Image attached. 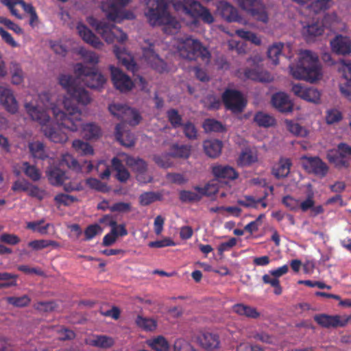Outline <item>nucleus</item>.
Here are the masks:
<instances>
[{
	"mask_svg": "<svg viewBox=\"0 0 351 351\" xmlns=\"http://www.w3.org/2000/svg\"><path fill=\"white\" fill-rule=\"evenodd\" d=\"M80 82V80L77 75L75 78L71 75H60L59 83L70 97L66 98L63 101L64 111L56 106L51 108L58 125L72 132L77 131L81 123V110L73 102L76 101L78 104L86 106L91 101L89 93L77 84Z\"/></svg>",
	"mask_w": 351,
	"mask_h": 351,
	"instance_id": "obj_1",
	"label": "nucleus"
},
{
	"mask_svg": "<svg viewBox=\"0 0 351 351\" xmlns=\"http://www.w3.org/2000/svg\"><path fill=\"white\" fill-rule=\"evenodd\" d=\"M290 73L298 80L313 82L322 75L318 56L309 50H304L300 55L296 64L289 65Z\"/></svg>",
	"mask_w": 351,
	"mask_h": 351,
	"instance_id": "obj_2",
	"label": "nucleus"
},
{
	"mask_svg": "<svg viewBox=\"0 0 351 351\" xmlns=\"http://www.w3.org/2000/svg\"><path fill=\"white\" fill-rule=\"evenodd\" d=\"M147 11L145 16L152 26L165 25V31L172 27L174 31L180 28V23L172 17L167 10L168 0H146Z\"/></svg>",
	"mask_w": 351,
	"mask_h": 351,
	"instance_id": "obj_3",
	"label": "nucleus"
},
{
	"mask_svg": "<svg viewBox=\"0 0 351 351\" xmlns=\"http://www.w3.org/2000/svg\"><path fill=\"white\" fill-rule=\"evenodd\" d=\"M25 110L31 119L42 125L44 134L54 143H62L66 141V136L59 133L53 127L47 125L50 117L47 110L38 108L30 103L25 104Z\"/></svg>",
	"mask_w": 351,
	"mask_h": 351,
	"instance_id": "obj_4",
	"label": "nucleus"
},
{
	"mask_svg": "<svg viewBox=\"0 0 351 351\" xmlns=\"http://www.w3.org/2000/svg\"><path fill=\"white\" fill-rule=\"evenodd\" d=\"M180 57L189 60H197L200 58L202 61H208L210 54L207 48L202 43L191 37L181 38L177 46Z\"/></svg>",
	"mask_w": 351,
	"mask_h": 351,
	"instance_id": "obj_5",
	"label": "nucleus"
},
{
	"mask_svg": "<svg viewBox=\"0 0 351 351\" xmlns=\"http://www.w3.org/2000/svg\"><path fill=\"white\" fill-rule=\"evenodd\" d=\"M88 23L91 26L95 27L97 33L101 34L108 43H112L115 41L123 43L128 39L127 34L112 23L99 21L93 17L88 19Z\"/></svg>",
	"mask_w": 351,
	"mask_h": 351,
	"instance_id": "obj_6",
	"label": "nucleus"
},
{
	"mask_svg": "<svg viewBox=\"0 0 351 351\" xmlns=\"http://www.w3.org/2000/svg\"><path fill=\"white\" fill-rule=\"evenodd\" d=\"M74 73L80 82L90 88L100 89L106 82L104 76L95 68L88 67L82 63H77L75 65Z\"/></svg>",
	"mask_w": 351,
	"mask_h": 351,
	"instance_id": "obj_7",
	"label": "nucleus"
},
{
	"mask_svg": "<svg viewBox=\"0 0 351 351\" xmlns=\"http://www.w3.org/2000/svg\"><path fill=\"white\" fill-rule=\"evenodd\" d=\"M221 100L225 108L233 113L242 112L247 105L242 93L234 89H226L222 93Z\"/></svg>",
	"mask_w": 351,
	"mask_h": 351,
	"instance_id": "obj_8",
	"label": "nucleus"
},
{
	"mask_svg": "<svg viewBox=\"0 0 351 351\" xmlns=\"http://www.w3.org/2000/svg\"><path fill=\"white\" fill-rule=\"evenodd\" d=\"M351 156V147L346 143H341L336 149L328 151L326 158L337 168H348L350 166L349 157Z\"/></svg>",
	"mask_w": 351,
	"mask_h": 351,
	"instance_id": "obj_9",
	"label": "nucleus"
},
{
	"mask_svg": "<svg viewBox=\"0 0 351 351\" xmlns=\"http://www.w3.org/2000/svg\"><path fill=\"white\" fill-rule=\"evenodd\" d=\"M130 0H106L102 2L101 8L106 13L108 20L113 22H121L124 19H129L123 14V8L129 3Z\"/></svg>",
	"mask_w": 351,
	"mask_h": 351,
	"instance_id": "obj_10",
	"label": "nucleus"
},
{
	"mask_svg": "<svg viewBox=\"0 0 351 351\" xmlns=\"http://www.w3.org/2000/svg\"><path fill=\"white\" fill-rule=\"evenodd\" d=\"M261 60L258 56H251L247 60V62L253 68H245L244 69L243 75L245 79L261 82L271 81L272 77L269 73L263 71L260 68L258 64Z\"/></svg>",
	"mask_w": 351,
	"mask_h": 351,
	"instance_id": "obj_11",
	"label": "nucleus"
},
{
	"mask_svg": "<svg viewBox=\"0 0 351 351\" xmlns=\"http://www.w3.org/2000/svg\"><path fill=\"white\" fill-rule=\"evenodd\" d=\"M302 166L308 173L319 178H324L328 174L329 168L327 164L318 156H303L301 158Z\"/></svg>",
	"mask_w": 351,
	"mask_h": 351,
	"instance_id": "obj_12",
	"label": "nucleus"
},
{
	"mask_svg": "<svg viewBox=\"0 0 351 351\" xmlns=\"http://www.w3.org/2000/svg\"><path fill=\"white\" fill-rule=\"evenodd\" d=\"M239 5L249 12L256 20L264 23L268 21V14L262 0H236Z\"/></svg>",
	"mask_w": 351,
	"mask_h": 351,
	"instance_id": "obj_13",
	"label": "nucleus"
},
{
	"mask_svg": "<svg viewBox=\"0 0 351 351\" xmlns=\"http://www.w3.org/2000/svg\"><path fill=\"white\" fill-rule=\"evenodd\" d=\"M110 71L112 83L117 89L121 92H128L132 90L134 83L128 75L114 66H110Z\"/></svg>",
	"mask_w": 351,
	"mask_h": 351,
	"instance_id": "obj_14",
	"label": "nucleus"
},
{
	"mask_svg": "<svg viewBox=\"0 0 351 351\" xmlns=\"http://www.w3.org/2000/svg\"><path fill=\"white\" fill-rule=\"evenodd\" d=\"M143 56L147 63L156 71L160 73L169 71L167 62L154 51L152 45L143 49Z\"/></svg>",
	"mask_w": 351,
	"mask_h": 351,
	"instance_id": "obj_15",
	"label": "nucleus"
},
{
	"mask_svg": "<svg viewBox=\"0 0 351 351\" xmlns=\"http://www.w3.org/2000/svg\"><path fill=\"white\" fill-rule=\"evenodd\" d=\"M331 50L337 55L348 56L351 53V40L348 36L337 35L330 42Z\"/></svg>",
	"mask_w": 351,
	"mask_h": 351,
	"instance_id": "obj_16",
	"label": "nucleus"
},
{
	"mask_svg": "<svg viewBox=\"0 0 351 351\" xmlns=\"http://www.w3.org/2000/svg\"><path fill=\"white\" fill-rule=\"evenodd\" d=\"M218 10L221 16L228 22H237L241 24H245V19L242 18L238 13V10L226 1H221L218 5Z\"/></svg>",
	"mask_w": 351,
	"mask_h": 351,
	"instance_id": "obj_17",
	"label": "nucleus"
},
{
	"mask_svg": "<svg viewBox=\"0 0 351 351\" xmlns=\"http://www.w3.org/2000/svg\"><path fill=\"white\" fill-rule=\"evenodd\" d=\"M60 165L62 166L65 165L76 172H80L82 171L83 169H85L86 173H90L93 169V165L90 161H84V163L81 165L69 154H65L62 156Z\"/></svg>",
	"mask_w": 351,
	"mask_h": 351,
	"instance_id": "obj_18",
	"label": "nucleus"
},
{
	"mask_svg": "<svg viewBox=\"0 0 351 351\" xmlns=\"http://www.w3.org/2000/svg\"><path fill=\"white\" fill-rule=\"evenodd\" d=\"M60 165L62 166L65 165L76 172H80L82 171L83 169H85L86 173H90L93 169V165L90 161H84V163L81 165L69 154H65L62 156Z\"/></svg>",
	"mask_w": 351,
	"mask_h": 351,
	"instance_id": "obj_19",
	"label": "nucleus"
},
{
	"mask_svg": "<svg viewBox=\"0 0 351 351\" xmlns=\"http://www.w3.org/2000/svg\"><path fill=\"white\" fill-rule=\"evenodd\" d=\"M314 320L320 326L324 328H336L345 326L349 320V317L341 320L339 315H328L326 314L316 315Z\"/></svg>",
	"mask_w": 351,
	"mask_h": 351,
	"instance_id": "obj_20",
	"label": "nucleus"
},
{
	"mask_svg": "<svg viewBox=\"0 0 351 351\" xmlns=\"http://www.w3.org/2000/svg\"><path fill=\"white\" fill-rule=\"evenodd\" d=\"M271 103L274 107L280 112L287 113L293 111V104L285 93L280 92L273 95Z\"/></svg>",
	"mask_w": 351,
	"mask_h": 351,
	"instance_id": "obj_21",
	"label": "nucleus"
},
{
	"mask_svg": "<svg viewBox=\"0 0 351 351\" xmlns=\"http://www.w3.org/2000/svg\"><path fill=\"white\" fill-rule=\"evenodd\" d=\"M196 192L187 190H182L179 192V199L184 203L197 202L203 196L208 195V186L204 187L195 186Z\"/></svg>",
	"mask_w": 351,
	"mask_h": 351,
	"instance_id": "obj_22",
	"label": "nucleus"
},
{
	"mask_svg": "<svg viewBox=\"0 0 351 351\" xmlns=\"http://www.w3.org/2000/svg\"><path fill=\"white\" fill-rule=\"evenodd\" d=\"M76 29L80 37L86 43L90 45L95 49H101L104 45L99 38L95 36L93 32L87 27L84 24L79 23Z\"/></svg>",
	"mask_w": 351,
	"mask_h": 351,
	"instance_id": "obj_23",
	"label": "nucleus"
},
{
	"mask_svg": "<svg viewBox=\"0 0 351 351\" xmlns=\"http://www.w3.org/2000/svg\"><path fill=\"white\" fill-rule=\"evenodd\" d=\"M109 111L114 117H117L123 123H129V121L131 119L132 113L134 110L127 105L121 104H112L108 107Z\"/></svg>",
	"mask_w": 351,
	"mask_h": 351,
	"instance_id": "obj_24",
	"label": "nucleus"
},
{
	"mask_svg": "<svg viewBox=\"0 0 351 351\" xmlns=\"http://www.w3.org/2000/svg\"><path fill=\"white\" fill-rule=\"evenodd\" d=\"M0 102L9 112L12 114L16 112L18 104L11 90L0 89Z\"/></svg>",
	"mask_w": 351,
	"mask_h": 351,
	"instance_id": "obj_25",
	"label": "nucleus"
},
{
	"mask_svg": "<svg viewBox=\"0 0 351 351\" xmlns=\"http://www.w3.org/2000/svg\"><path fill=\"white\" fill-rule=\"evenodd\" d=\"M200 346L208 351H215L219 347V336L216 334L205 332L198 337Z\"/></svg>",
	"mask_w": 351,
	"mask_h": 351,
	"instance_id": "obj_26",
	"label": "nucleus"
},
{
	"mask_svg": "<svg viewBox=\"0 0 351 351\" xmlns=\"http://www.w3.org/2000/svg\"><path fill=\"white\" fill-rule=\"evenodd\" d=\"M291 166L292 162L290 158L281 157L272 168V174L278 179L287 178L290 173Z\"/></svg>",
	"mask_w": 351,
	"mask_h": 351,
	"instance_id": "obj_27",
	"label": "nucleus"
},
{
	"mask_svg": "<svg viewBox=\"0 0 351 351\" xmlns=\"http://www.w3.org/2000/svg\"><path fill=\"white\" fill-rule=\"evenodd\" d=\"M212 173L218 179L235 180L238 178L236 170L228 165H216L213 167Z\"/></svg>",
	"mask_w": 351,
	"mask_h": 351,
	"instance_id": "obj_28",
	"label": "nucleus"
},
{
	"mask_svg": "<svg viewBox=\"0 0 351 351\" xmlns=\"http://www.w3.org/2000/svg\"><path fill=\"white\" fill-rule=\"evenodd\" d=\"M123 127V123H118L115 127V137L116 139L123 146L130 147L135 144L134 135L129 132H122Z\"/></svg>",
	"mask_w": 351,
	"mask_h": 351,
	"instance_id": "obj_29",
	"label": "nucleus"
},
{
	"mask_svg": "<svg viewBox=\"0 0 351 351\" xmlns=\"http://www.w3.org/2000/svg\"><path fill=\"white\" fill-rule=\"evenodd\" d=\"M191 16L194 18H199L204 23L207 24H211L215 21L210 10L197 1L196 3H193V9Z\"/></svg>",
	"mask_w": 351,
	"mask_h": 351,
	"instance_id": "obj_30",
	"label": "nucleus"
},
{
	"mask_svg": "<svg viewBox=\"0 0 351 351\" xmlns=\"http://www.w3.org/2000/svg\"><path fill=\"white\" fill-rule=\"evenodd\" d=\"M113 51L121 64L126 67L128 70L134 71L136 69V64L133 58L126 53L124 47H121L117 45L113 47Z\"/></svg>",
	"mask_w": 351,
	"mask_h": 351,
	"instance_id": "obj_31",
	"label": "nucleus"
},
{
	"mask_svg": "<svg viewBox=\"0 0 351 351\" xmlns=\"http://www.w3.org/2000/svg\"><path fill=\"white\" fill-rule=\"evenodd\" d=\"M49 182L53 186H61L68 179L66 171L58 167H51L47 171Z\"/></svg>",
	"mask_w": 351,
	"mask_h": 351,
	"instance_id": "obj_32",
	"label": "nucleus"
},
{
	"mask_svg": "<svg viewBox=\"0 0 351 351\" xmlns=\"http://www.w3.org/2000/svg\"><path fill=\"white\" fill-rule=\"evenodd\" d=\"M81 126L83 136L87 140L97 139L101 136L102 132L100 126L95 123H88L82 125L81 122L77 130Z\"/></svg>",
	"mask_w": 351,
	"mask_h": 351,
	"instance_id": "obj_33",
	"label": "nucleus"
},
{
	"mask_svg": "<svg viewBox=\"0 0 351 351\" xmlns=\"http://www.w3.org/2000/svg\"><path fill=\"white\" fill-rule=\"evenodd\" d=\"M234 313L240 316H245L250 319H257L261 314L255 307H252L242 303H238L232 306Z\"/></svg>",
	"mask_w": 351,
	"mask_h": 351,
	"instance_id": "obj_34",
	"label": "nucleus"
},
{
	"mask_svg": "<svg viewBox=\"0 0 351 351\" xmlns=\"http://www.w3.org/2000/svg\"><path fill=\"white\" fill-rule=\"evenodd\" d=\"M204 149L207 156L210 158L218 157L223 147V143L221 141L217 139L206 140L204 142Z\"/></svg>",
	"mask_w": 351,
	"mask_h": 351,
	"instance_id": "obj_35",
	"label": "nucleus"
},
{
	"mask_svg": "<svg viewBox=\"0 0 351 351\" xmlns=\"http://www.w3.org/2000/svg\"><path fill=\"white\" fill-rule=\"evenodd\" d=\"M191 145L174 143L170 147L169 154L171 158L187 159L191 155Z\"/></svg>",
	"mask_w": 351,
	"mask_h": 351,
	"instance_id": "obj_36",
	"label": "nucleus"
},
{
	"mask_svg": "<svg viewBox=\"0 0 351 351\" xmlns=\"http://www.w3.org/2000/svg\"><path fill=\"white\" fill-rule=\"evenodd\" d=\"M254 121L259 126L263 128H269L275 125L276 121L275 118L264 112L259 111L254 117Z\"/></svg>",
	"mask_w": 351,
	"mask_h": 351,
	"instance_id": "obj_37",
	"label": "nucleus"
},
{
	"mask_svg": "<svg viewBox=\"0 0 351 351\" xmlns=\"http://www.w3.org/2000/svg\"><path fill=\"white\" fill-rule=\"evenodd\" d=\"M324 31V26L320 23L315 22L304 26L302 34L306 39H309L322 35Z\"/></svg>",
	"mask_w": 351,
	"mask_h": 351,
	"instance_id": "obj_38",
	"label": "nucleus"
},
{
	"mask_svg": "<svg viewBox=\"0 0 351 351\" xmlns=\"http://www.w3.org/2000/svg\"><path fill=\"white\" fill-rule=\"evenodd\" d=\"M114 343V339L106 335H96L90 342L91 346L104 349L111 348Z\"/></svg>",
	"mask_w": 351,
	"mask_h": 351,
	"instance_id": "obj_39",
	"label": "nucleus"
},
{
	"mask_svg": "<svg viewBox=\"0 0 351 351\" xmlns=\"http://www.w3.org/2000/svg\"><path fill=\"white\" fill-rule=\"evenodd\" d=\"M162 199V195L159 192H145L139 196V203L142 206H148L156 201H160Z\"/></svg>",
	"mask_w": 351,
	"mask_h": 351,
	"instance_id": "obj_40",
	"label": "nucleus"
},
{
	"mask_svg": "<svg viewBox=\"0 0 351 351\" xmlns=\"http://www.w3.org/2000/svg\"><path fill=\"white\" fill-rule=\"evenodd\" d=\"M285 45L282 43H277L272 45L267 51V56L271 60L272 63L277 65L279 63V56L285 49Z\"/></svg>",
	"mask_w": 351,
	"mask_h": 351,
	"instance_id": "obj_41",
	"label": "nucleus"
},
{
	"mask_svg": "<svg viewBox=\"0 0 351 351\" xmlns=\"http://www.w3.org/2000/svg\"><path fill=\"white\" fill-rule=\"evenodd\" d=\"M29 151L32 156L35 158L44 160L47 157L45 146L40 141H35L29 144Z\"/></svg>",
	"mask_w": 351,
	"mask_h": 351,
	"instance_id": "obj_42",
	"label": "nucleus"
},
{
	"mask_svg": "<svg viewBox=\"0 0 351 351\" xmlns=\"http://www.w3.org/2000/svg\"><path fill=\"white\" fill-rule=\"evenodd\" d=\"M21 169L25 176L32 181H38L41 178V173L40 170L34 165H32L27 162H23L22 163Z\"/></svg>",
	"mask_w": 351,
	"mask_h": 351,
	"instance_id": "obj_43",
	"label": "nucleus"
},
{
	"mask_svg": "<svg viewBox=\"0 0 351 351\" xmlns=\"http://www.w3.org/2000/svg\"><path fill=\"white\" fill-rule=\"evenodd\" d=\"M148 345L156 351H169V344L165 337L158 336L147 341Z\"/></svg>",
	"mask_w": 351,
	"mask_h": 351,
	"instance_id": "obj_44",
	"label": "nucleus"
},
{
	"mask_svg": "<svg viewBox=\"0 0 351 351\" xmlns=\"http://www.w3.org/2000/svg\"><path fill=\"white\" fill-rule=\"evenodd\" d=\"M72 145L75 150L81 155H93L94 153L92 146L82 140L77 139L73 141Z\"/></svg>",
	"mask_w": 351,
	"mask_h": 351,
	"instance_id": "obj_45",
	"label": "nucleus"
},
{
	"mask_svg": "<svg viewBox=\"0 0 351 351\" xmlns=\"http://www.w3.org/2000/svg\"><path fill=\"white\" fill-rule=\"evenodd\" d=\"M203 128L206 132H223L226 131L223 124L215 119H207L203 123Z\"/></svg>",
	"mask_w": 351,
	"mask_h": 351,
	"instance_id": "obj_46",
	"label": "nucleus"
},
{
	"mask_svg": "<svg viewBox=\"0 0 351 351\" xmlns=\"http://www.w3.org/2000/svg\"><path fill=\"white\" fill-rule=\"evenodd\" d=\"M28 245L35 250H40L48 247H53L56 248L59 247V243L53 240L40 239L32 241L28 243Z\"/></svg>",
	"mask_w": 351,
	"mask_h": 351,
	"instance_id": "obj_47",
	"label": "nucleus"
},
{
	"mask_svg": "<svg viewBox=\"0 0 351 351\" xmlns=\"http://www.w3.org/2000/svg\"><path fill=\"white\" fill-rule=\"evenodd\" d=\"M332 1V0H311V3L308 5V8L316 14L324 12L329 9Z\"/></svg>",
	"mask_w": 351,
	"mask_h": 351,
	"instance_id": "obj_48",
	"label": "nucleus"
},
{
	"mask_svg": "<svg viewBox=\"0 0 351 351\" xmlns=\"http://www.w3.org/2000/svg\"><path fill=\"white\" fill-rule=\"evenodd\" d=\"M167 117L173 128H178L182 125V117L178 110L171 108L167 110Z\"/></svg>",
	"mask_w": 351,
	"mask_h": 351,
	"instance_id": "obj_49",
	"label": "nucleus"
},
{
	"mask_svg": "<svg viewBox=\"0 0 351 351\" xmlns=\"http://www.w3.org/2000/svg\"><path fill=\"white\" fill-rule=\"evenodd\" d=\"M127 164L132 167L133 170L138 173H146L147 169V163L142 159L129 158L127 160Z\"/></svg>",
	"mask_w": 351,
	"mask_h": 351,
	"instance_id": "obj_50",
	"label": "nucleus"
},
{
	"mask_svg": "<svg viewBox=\"0 0 351 351\" xmlns=\"http://www.w3.org/2000/svg\"><path fill=\"white\" fill-rule=\"evenodd\" d=\"M193 3H196L195 0H182L178 1L173 3L175 9L178 11H182L186 14L191 16L193 9Z\"/></svg>",
	"mask_w": 351,
	"mask_h": 351,
	"instance_id": "obj_51",
	"label": "nucleus"
},
{
	"mask_svg": "<svg viewBox=\"0 0 351 351\" xmlns=\"http://www.w3.org/2000/svg\"><path fill=\"white\" fill-rule=\"evenodd\" d=\"M236 34L240 38L246 40L250 41L252 43L259 46L261 45V39L257 35L250 31H246L242 29H237Z\"/></svg>",
	"mask_w": 351,
	"mask_h": 351,
	"instance_id": "obj_52",
	"label": "nucleus"
},
{
	"mask_svg": "<svg viewBox=\"0 0 351 351\" xmlns=\"http://www.w3.org/2000/svg\"><path fill=\"white\" fill-rule=\"evenodd\" d=\"M6 301L8 304H12L14 306L23 308L27 306L29 304L31 299L27 295H24L21 297H8L6 298Z\"/></svg>",
	"mask_w": 351,
	"mask_h": 351,
	"instance_id": "obj_53",
	"label": "nucleus"
},
{
	"mask_svg": "<svg viewBox=\"0 0 351 351\" xmlns=\"http://www.w3.org/2000/svg\"><path fill=\"white\" fill-rule=\"evenodd\" d=\"M136 323L139 327L148 331L154 330L156 328V322L154 319L140 315L137 316Z\"/></svg>",
	"mask_w": 351,
	"mask_h": 351,
	"instance_id": "obj_54",
	"label": "nucleus"
},
{
	"mask_svg": "<svg viewBox=\"0 0 351 351\" xmlns=\"http://www.w3.org/2000/svg\"><path fill=\"white\" fill-rule=\"evenodd\" d=\"M86 183L90 188L99 192L106 193L109 191L108 186L97 178H89L86 179Z\"/></svg>",
	"mask_w": 351,
	"mask_h": 351,
	"instance_id": "obj_55",
	"label": "nucleus"
},
{
	"mask_svg": "<svg viewBox=\"0 0 351 351\" xmlns=\"http://www.w3.org/2000/svg\"><path fill=\"white\" fill-rule=\"evenodd\" d=\"M12 82L14 84H20L23 81V72L18 64H12L11 67Z\"/></svg>",
	"mask_w": 351,
	"mask_h": 351,
	"instance_id": "obj_56",
	"label": "nucleus"
},
{
	"mask_svg": "<svg viewBox=\"0 0 351 351\" xmlns=\"http://www.w3.org/2000/svg\"><path fill=\"white\" fill-rule=\"evenodd\" d=\"M170 158H171V156L169 154V152L162 154L160 155H154V161L160 167L169 168L172 165Z\"/></svg>",
	"mask_w": 351,
	"mask_h": 351,
	"instance_id": "obj_57",
	"label": "nucleus"
},
{
	"mask_svg": "<svg viewBox=\"0 0 351 351\" xmlns=\"http://www.w3.org/2000/svg\"><path fill=\"white\" fill-rule=\"evenodd\" d=\"M257 161V156L251 150L243 151L239 156V162L242 165H250Z\"/></svg>",
	"mask_w": 351,
	"mask_h": 351,
	"instance_id": "obj_58",
	"label": "nucleus"
},
{
	"mask_svg": "<svg viewBox=\"0 0 351 351\" xmlns=\"http://www.w3.org/2000/svg\"><path fill=\"white\" fill-rule=\"evenodd\" d=\"M287 126L288 130L295 136H305L307 134L306 130L298 123L287 121Z\"/></svg>",
	"mask_w": 351,
	"mask_h": 351,
	"instance_id": "obj_59",
	"label": "nucleus"
},
{
	"mask_svg": "<svg viewBox=\"0 0 351 351\" xmlns=\"http://www.w3.org/2000/svg\"><path fill=\"white\" fill-rule=\"evenodd\" d=\"M282 203L291 211H298L300 208V200L291 195L283 197Z\"/></svg>",
	"mask_w": 351,
	"mask_h": 351,
	"instance_id": "obj_60",
	"label": "nucleus"
},
{
	"mask_svg": "<svg viewBox=\"0 0 351 351\" xmlns=\"http://www.w3.org/2000/svg\"><path fill=\"white\" fill-rule=\"evenodd\" d=\"M79 54L82 56V57L86 62L94 64H96L99 62V57L93 51H88L84 48H80L79 49Z\"/></svg>",
	"mask_w": 351,
	"mask_h": 351,
	"instance_id": "obj_61",
	"label": "nucleus"
},
{
	"mask_svg": "<svg viewBox=\"0 0 351 351\" xmlns=\"http://www.w3.org/2000/svg\"><path fill=\"white\" fill-rule=\"evenodd\" d=\"M339 64V69L342 73L343 78L348 82H351V60H341Z\"/></svg>",
	"mask_w": 351,
	"mask_h": 351,
	"instance_id": "obj_62",
	"label": "nucleus"
},
{
	"mask_svg": "<svg viewBox=\"0 0 351 351\" xmlns=\"http://www.w3.org/2000/svg\"><path fill=\"white\" fill-rule=\"evenodd\" d=\"M183 132L186 137L190 140H195L197 136V130L193 123L187 122L182 124Z\"/></svg>",
	"mask_w": 351,
	"mask_h": 351,
	"instance_id": "obj_63",
	"label": "nucleus"
},
{
	"mask_svg": "<svg viewBox=\"0 0 351 351\" xmlns=\"http://www.w3.org/2000/svg\"><path fill=\"white\" fill-rule=\"evenodd\" d=\"M174 351H193L191 343L184 339H178L173 344Z\"/></svg>",
	"mask_w": 351,
	"mask_h": 351,
	"instance_id": "obj_64",
	"label": "nucleus"
}]
</instances>
